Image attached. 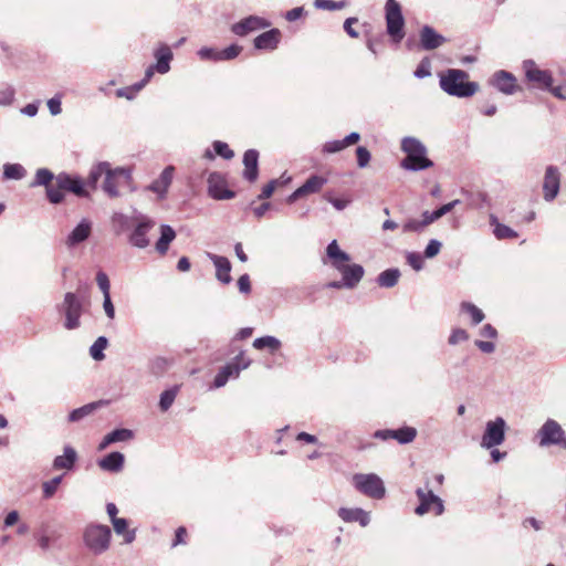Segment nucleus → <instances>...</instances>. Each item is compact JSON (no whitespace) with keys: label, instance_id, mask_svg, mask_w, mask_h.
<instances>
[{"label":"nucleus","instance_id":"nucleus-6","mask_svg":"<svg viewBox=\"0 0 566 566\" xmlns=\"http://www.w3.org/2000/svg\"><path fill=\"white\" fill-rule=\"evenodd\" d=\"M355 488L363 494L371 499H382L386 493V489L382 480L375 473H357L353 476Z\"/></svg>","mask_w":566,"mask_h":566},{"label":"nucleus","instance_id":"nucleus-51","mask_svg":"<svg viewBox=\"0 0 566 566\" xmlns=\"http://www.w3.org/2000/svg\"><path fill=\"white\" fill-rule=\"evenodd\" d=\"M96 283L101 290V292L103 293V295H109L111 292V283H109V279L107 276V274L103 271H98L96 273Z\"/></svg>","mask_w":566,"mask_h":566},{"label":"nucleus","instance_id":"nucleus-53","mask_svg":"<svg viewBox=\"0 0 566 566\" xmlns=\"http://www.w3.org/2000/svg\"><path fill=\"white\" fill-rule=\"evenodd\" d=\"M213 149L217 155L224 159H231L234 156V153L229 148L228 144L220 140L213 143Z\"/></svg>","mask_w":566,"mask_h":566},{"label":"nucleus","instance_id":"nucleus-11","mask_svg":"<svg viewBox=\"0 0 566 566\" xmlns=\"http://www.w3.org/2000/svg\"><path fill=\"white\" fill-rule=\"evenodd\" d=\"M523 70L526 80L537 88L546 91L554 83L552 72L539 69L533 60H525L523 62Z\"/></svg>","mask_w":566,"mask_h":566},{"label":"nucleus","instance_id":"nucleus-25","mask_svg":"<svg viewBox=\"0 0 566 566\" xmlns=\"http://www.w3.org/2000/svg\"><path fill=\"white\" fill-rule=\"evenodd\" d=\"M266 24L264 23L263 19L259 17H248L243 19L242 21L233 24L232 32L237 35L243 36L248 34L251 31L259 30L261 28H264Z\"/></svg>","mask_w":566,"mask_h":566},{"label":"nucleus","instance_id":"nucleus-30","mask_svg":"<svg viewBox=\"0 0 566 566\" xmlns=\"http://www.w3.org/2000/svg\"><path fill=\"white\" fill-rule=\"evenodd\" d=\"M280 32L276 29L266 31L254 39V46L259 50H273L279 43Z\"/></svg>","mask_w":566,"mask_h":566},{"label":"nucleus","instance_id":"nucleus-3","mask_svg":"<svg viewBox=\"0 0 566 566\" xmlns=\"http://www.w3.org/2000/svg\"><path fill=\"white\" fill-rule=\"evenodd\" d=\"M401 150L406 157L400 166L406 170L419 171L433 166V163L427 157L426 146L416 137H405L401 140Z\"/></svg>","mask_w":566,"mask_h":566},{"label":"nucleus","instance_id":"nucleus-18","mask_svg":"<svg viewBox=\"0 0 566 566\" xmlns=\"http://www.w3.org/2000/svg\"><path fill=\"white\" fill-rule=\"evenodd\" d=\"M55 185L64 190L73 192L78 197H86L87 191L84 188V182L80 177H72L69 174L61 172L55 177Z\"/></svg>","mask_w":566,"mask_h":566},{"label":"nucleus","instance_id":"nucleus-38","mask_svg":"<svg viewBox=\"0 0 566 566\" xmlns=\"http://www.w3.org/2000/svg\"><path fill=\"white\" fill-rule=\"evenodd\" d=\"M55 177L53 172L46 168H39L35 172L34 181L31 184L32 187L36 186H51L55 181Z\"/></svg>","mask_w":566,"mask_h":566},{"label":"nucleus","instance_id":"nucleus-63","mask_svg":"<svg viewBox=\"0 0 566 566\" xmlns=\"http://www.w3.org/2000/svg\"><path fill=\"white\" fill-rule=\"evenodd\" d=\"M238 287L239 291L243 294H249L251 292V281L248 274H242L238 279Z\"/></svg>","mask_w":566,"mask_h":566},{"label":"nucleus","instance_id":"nucleus-35","mask_svg":"<svg viewBox=\"0 0 566 566\" xmlns=\"http://www.w3.org/2000/svg\"><path fill=\"white\" fill-rule=\"evenodd\" d=\"M114 531L117 535L124 536V542L130 544L136 536L135 530H128V522L126 518L118 517L112 522Z\"/></svg>","mask_w":566,"mask_h":566},{"label":"nucleus","instance_id":"nucleus-62","mask_svg":"<svg viewBox=\"0 0 566 566\" xmlns=\"http://www.w3.org/2000/svg\"><path fill=\"white\" fill-rule=\"evenodd\" d=\"M346 146L345 144H343V139L342 140H333V142H328L324 145V148L323 150L325 153H328V154H334V153H338L342 149H344Z\"/></svg>","mask_w":566,"mask_h":566},{"label":"nucleus","instance_id":"nucleus-20","mask_svg":"<svg viewBox=\"0 0 566 566\" xmlns=\"http://www.w3.org/2000/svg\"><path fill=\"white\" fill-rule=\"evenodd\" d=\"M339 272L342 273V284L347 289H354L364 276V268L359 264H346Z\"/></svg>","mask_w":566,"mask_h":566},{"label":"nucleus","instance_id":"nucleus-54","mask_svg":"<svg viewBox=\"0 0 566 566\" xmlns=\"http://www.w3.org/2000/svg\"><path fill=\"white\" fill-rule=\"evenodd\" d=\"M241 46L237 44H232L223 50L220 51V60L221 61H229L237 57L241 52Z\"/></svg>","mask_w":566,"mask_h":566},{"label":"nucleus","instance_id":"nucleus-4","mask_svg":"<svg viewBox=\"0 0 566 566\" xmlns=\"http://www.w3.org/2000/svg\"><path fill=\"white\" fill-rule=\"evenodd\" d=\"M112 531L107 525L88 524L83 532L85 547L94 555H102L111 546Z\"/></svg>","mask_w":566,"mask_h":566},{"label":"nucleus","instance_id":"nucleus-1","mask_svg":"<svg viewBox=\"0 0 566 566\" xmlns=\"http://www.w3.org/2000/svg\"><path fill=\"white\" fill-rule=\"evenodd\" d=\"M102 176L105 177L103 182V190L109 197H118V189L123 186H127L130 181L129 170L120 167L112 169L108 163L103 161L91 169L86 184L95 189L97 181Z\"/></svg>","mask_w":566,"mask_h":566},{"label":"nucleus","instance_id":"nucleus-41","mask_svg":"<svg viewBox=\"0 0 566 566\" xmlns=\"http://www.w3.org/2000/svg\"><path fill=\"white\" fill-rule=\"evenodd\" d=\"M179 391V386H174L161 392L159 399V408L161 411H167L174 403L177 394Z\"/></svg>","mask_w":566,"mask_h":566},{"label":"nucleus","instance_id":"nucleus-43","mask_svg":"<svg viewBox=\"0 0 566 566\" xmlns=\"http://www.w3.org/2000/svg\"><path fill=\"white\" fill-rule=\"evenodd\" d=\"M46 197L51 203L57 205L61 203L64 199V188H60L55 185V181L45 188Z\"/></svg>","mask_w":566,"mask_h":566},{"label":"nucleus","instance_id":"nucleus-56","mask_svg":"<svg viewBox=\"0 0 566 566\" xmlns=\"http://www.w3.org/2000/svg\"><path fill=\"white\" fill-rule=\"evenodd\" d=\"M407 262L415 270L420 271L423 268V259L420 253L417 252H408L407 253Z\"/></svg>","mask_w":566,"mask_h":566},{"label":"nucleus","instance_id":"nucleus-42","mask_svg":"<svg viewBox=\"0 0 566 566\" xmlns=\"http://www.w3.org/2000/svg\"><path fill=\"white\" fill-rule=\"evenodd\" d=\"M25 172L24 167L20 164H6L3 166V177L6 179L21 180Z\"/></svg>","mask_w":566,"mask_h":566},{"label":"nucleus","instance_id":"nucleus-12","mask_svg":"<svg viewBox=\"0 0 566 566\" xmlns=\"http://www.w3.org/2000/svg\"><path fill=\"white\" fill-rule=\"evenodd\" d=\"M386 23L388 34L392 38L395 42H400L405 36V19L401 13L400 4L386 7Z\"/></svg>","mask_w":566,"mask_h":566},{"label":"nucleus","instance_id":"nucleus-17","mask_svg":"<svg viewBox=\"0 0 566 566\" xmlns=\"http://www.w3.org/2000/svg\"><path fill=\"white\" fill-rule=\"evenodd\" d=\"M490 83L506 95H512L517 90L515 76L507 71L495 72Z\"/></svg>","mask_w":566,"mask_h":566},{"label":"nucleus","instance_id":"nucleus-49","mask_svg":"<svg viewBox=\"0 0 566 566\" xmlns=\"http://www.w3.org/2000/svg\"><path fill=\"white\" fill-rule=\"evenodd\" d=\"M415 76L418 78L429 77L431 75V61L429 57H423L415 71Z\"/></svg>","mask_w":566,"mask_h":566},{"label":"nucleus","instance_id":"nucleus-59","mask_svg":"<svg viewBox=\"0 0 566 566\" xmlns=\"http://www.w3.org/2000/svg\"><path fill=\"white\" fill-rule=\"evenodd\" d=\"M14 98V90L11 86H7L0 90V106L10 105Z\"/></svg>","mask_w":566,"mask_h":566},{"label":"nucleus","instance_id":"nucleus-57","mask_svg":"<svg viewBox=\"0 0 566 566\" xmlns=\"http://www.w3.org/2000/svg\"><path fill=\"white\" fill-rule=\"evenodd\" d=\"M198 55L201 60L221 61L220 51L212 48H201L198 51Z\"/></svg>","mask_w":566,"mask_h":566},{"label":"nucleus","instance_id":"nucleus-40","mask_svg":"<svg viewBox=\"0 0 566 566\" xmlns=\"http://www.w3.org/2000/svg\"><path fill=\"white\" fill-rule=\"evenodd\" d=\"M460 308L461 312L470 315L471 322L474 325L480 324L484 319V313L470 302H462Z\"/></svg>","mask_w":566,"mask_h":566},{"label":"nucleus","instance_id":"nucleus-47","mask_svg":"<svg viewBox=\"0 0 566 566\" xmlns=\"http://www.w3.org/2000/svg\"><path fill=\"white\" fill-rule=\"evenodd\" d=\"M493 232L494 235L500 240L517 238V233L513 229L499 222L495 223Z\"/></svg>","mask_w":566,"mask_h":566},{"label":"nucleus","instance_id":"nucleus-9","mask_svg":"<svg viewBox=\"0 0 566 566\" xmlns=\"http://www.w3.org/2000/svg\"><path fill=\"white\" fill-rule=\"evenodd\" d=\"M60 311L65 315L64 326L67 329H74L80 326L82 315V303L76 294L69 292L64 295Z\"/></svg>","mask_w":566,"mask_h":566},{"label":"nucleus","instance_id":"nucleus-33","mask_svg":"<svg viewBox=\"0 0 566 566\" xmlns=\"http://www.w3.org/2000/svg\"><path fill=\"white\" fill-rule=\"evenodd\" d=\"M76 461V452L72 447L64 448V454L55 457L53 461L54 469H66L70 470L73 468Z\"/></svg>","mask_w":566,"mask_h":566},{"label":"nucleus","instance_id":"nucleus-55","mask_svg":"<svg viewBox=\"0 0 566 566\" xmlns=\"http://www.w3.org/2000/svg\"><path fill=\"white\" fill-rule=\"evenodd\" d=\"M442 243L437 239H431L424 249V256L432 259L439 254Z\"/></svg>","mask_w":566,"mask_h":566},{"label":"nucleus","instance_id":"nucleus-27","mask_svg":"<svg viewBox=\"0 0 566 566\" xmlns=\"http://www.w3.org/2000/svg\"><path fill=\"white\" fill-rule=\"evenodd\" d=\"M174 171L175 168L172 166L166 167L160 174L159 178L153 181L149 189L156 192L160 198H163L166 195L168 187L172 181Z\"/></svg>","mask_w":566,"mask_h":566},{"label":"nucleus","instance_id":"nucleus-50","mask_svg":"<svg viewBox=\"0 0 566 566\" xmlns=\"http://www.w3.org/2000/svg\"><path fill=\"white\" fill-rule=\"evenodd\" d=\"M356 156H357V165L359 168H365L368 166L371 155H370V151L366 147H364V146L357 147Z\"/></svg>","mask_w":566,"mask_h":566},{"label":"nucleus","instance_id":"nucleus-44","mask_svg":"<svg viewBox=\"0 0 566 566\" xmlns=\"http://www.w3.org/2000/svg\"><path fill=\"white\" fill-rule=\"evenodd\" d=\"M107 434L109 436V440H112L113 443L129 441L134 438V432L130 429L125 428L115 429Z\"/></svg>","mask_w":566,"mask_h":566},{"label":"nucleus","instance_id":"nucleus-52","mask_svg":"<svg viewBox=\"0 0 566 566\" xmlns=\"http://www.w3.org/2000/svg\"><path fill=\"white\" fill-rule=\"evenodd\" d=\"M426 229V226L422 224V220L419 219H409L407 220L403 226L402 230L403 232H416L420 233Z\"/></svg>","mask_w":566,"mask_h":566},{"label":"nucleus","instance_id":"nucleus-45","mask_svg":"<svg viewBox=\"0 0 566 566\" xmlns=\"http://www.w3.org/2000/svg\"><path fill=\"white\" fill-rule=\"evenodd\" d=\"M313 6L319 10L337 11L345 7V2L333 0H315Z\"/></svg>","mask_w":566,"mask_h":566},{"label":"nucleus","instance_id":"nucleus-58","mask_svg":"<svg viewBox=\"0 0 566 566\" xmlns=\"http://www.w3.org/2000/svg\"><path fill=\"white\" fill-rule=\"evenodd\" d=\"M469 338V334L462 328H455L452 331L448 342L450 345H457Z\"/></svg>","mask_w":566,"mask_h":566},{"label":"nucleus","instance_id":"nucleus-48","mask_svg":"<svg viewBox=\"0 0 566 566\" xmlns=\"http://www.w3.org/2000/svg\"><path fill=\"white\" fill-rule=\"evenodd\" d=\"M62 481V475L60 476H55L53 478L52 480L50 481H45L43 484H42V489H43V496L45 499H50L54 495V493L56 492L60 483Z\"/></svg>","mask_w":566,"mask_h":566},{"label":"nucleus","instance_id":"nucleus-32","mask_svg":"<svg viewBox=\"0 0 566 566\" xmlns=\"http://www.w3.org/2000/svg\"><path fill=\"white\" fill-rule=\"evenodd\" d=\"M104 405H106V401L99 400V401L91 402V403L84 405L80 408H76L73 411H71V413L69 415V421L77 422V421L84 419L85 417L92 415L95 410H97L99 407H102Z\"/></svg>","mask_w":566,"mask_h":566},{"label":"nucleus","instance_id":"nucleus-39","mask_svg":"<svg viewBox=\"0 0 566 566\" xmlns=\"http://www.w3.org/2000/svg\"><path fill=\"white\" fill-rule=\"evenodd\" d=\"M108 345L105 336H99L90 347V355L94 360H103L105 358L104 350Z\"/></svg>","mask_w":566,"mask_h":566},{"label":"nucleus","instance_id":"nucleus-13","mask_svg":"<svg viewBox=\"0 0 566 566\" xmlns=\"http://www.w3.org/2000/svg\"><path fill=\"white\" fill-rule=\"evenodd\" d=\"M374 437L380 440L395 439L400 444H407L412 442L417 437V429L413 427L405 426L399 429H385L377 430Z\"/></svg>","mask_w":566,"mask_h":566},{"label":"nucleus","instance_id":"nucleus-60","mask_svg":"<svg viewBox=\"0 0 566 566\" xmlns=\"http://www.w3.org/2000/svg\"><path fill=\"white\" fill-rule=\"evenodd\" d=\"M103 308H104V312L106 314V316L109 318V319H114L115 317V307H114V304L112 302V298H111V294L109 295H103Z\"/></svg>","mask_w":566,"mask_h":566},{"label":"nucleus","instance_id":"nucleus-46","mask_svg":"<svg viewBox=\"0 0 566 566\" xmlns=\"http://www.w3.org/2000/svg\"><path fill=\"white\" fill-rule=\"evenodd\" d=\"M130 221H133V218H129L120 212H115L112 216V222L117 228V232H123L126 229L129 228Z\"/></svg>","mask_w":566,"mask_h":566},{"label":"nucleus","instance_id":"nucleus-15","mask_svg":"<svg viewBox=\"0 0 566 566\" xmlns=\"http://www.w3.org/2000/svg\"><path fill=\"white\" fill-rule=\"evenodd\" d=\"M208 192L217 200H228L234 197V192L226 188V182L221 175L212 172L208 177Z\"/></svg>","mask_w":566,"mask_h":566},{"label":"nucleus","instance_id":"nucleus-21","mask_svg":"<svg viewBox=\"0 0 566 566\" xmlns=\"http://www.w3.org/2000/svg\"><path fill=\"white\" fill-rule=\"evenodd\" d=\"M259 153L255 149H249L243 155V178L249 182H254L259 176Z\"/></svg>","mask_w":566,"mask_h":566},{"label":"nucleus","instance_id":"nucleus-10","mask_svg":"<svg viewBox=\"0 0 566 566\" xmlns=\"http://www.w3.org/2000/svg\"><path fill=\"white\" fill-rule=\"evenodd\" d=\"M416 494L419 500V505L415 510L417 515L422 516L430 511H433L436 515H441L444 512L443 501L431 490L419 488L416 490Z\"/></svg>","mask_w":566,"mask_h":566},{"label":"nucleus","instance_id":"nucleus-34","mask_svg":"<svg viewBox=\"0 0 566 566\" xmlns=\"http://www.w3.org/2000/svg\"><path fill=\"white\" fill-rule=\"evenodd\" d=\"M327 184V178L318 175H312L302 186L301 189L305 196L317 193Z\"/></svg>","mask_w":566,"mask_h":566},{"label":"nucleus","instance_id":"nucleus-36","mask_svg":"<svg viewBox=\"0 0 566 566\" xmlns=\"http://www.w3.org/2000/svg\"><path fill=\"white\" fill-rule=\"evenodd\" d=\"M400 271L398 269H388L381 272L377 277V283L381 287H392L398 283Z\"/></svg>","mask_w":566,"mask_h":566},{"label":"nucleus","instance_id":"nucleus-37","mask_svg":"<svg viewBox=\"0 0 566 566\" xmlns=\"http://www.w3.org/2000/svg\"><path fill=\"white\" fill-rule=\"evenodd\" d=\"M253 347L259 350L269 348L274 353L280 349L281 342L274 336H263L254 339Z\"/></svg>","mask_w":566,"mask_h":566},{"label":"nucleus","instance_id":"nucleus-19","mask_svg":"<svg viewBox=\"0 0 566 566\" xmlns=\"http://www.w3.org/2000/svg\"><path fill=\"white\" fill-rule=\"evenodd\" d=\"M92 232V222L88 219H82L81 222L70 232L65 239V245L70 249L87 240Z\"/></svg>","mask_w":566,"mask_h":566},{"label":"nucleus","instance_id":"nucleus-64","mask_svg":"<svg viewBox=\"0 0 566 566\" xmlns=\"http://www.w3.org/2000/svg\"><path fill=\"white\" fill-rule=\"evenodd\" d=\"M325 199L333 205V207L338 210V211H342L344 210L348 205H349V200L348 199H339V198H334L332 196H328L326 195L325 196Z\"/></svg>","mask_w":566,"mask_h":566},{"label":"nucleus","instance_id":"nucleus-23","mask_svg":"<svg viewBox=\"0 0 566 566\" xmlns=\"http://www.w3.org/2000/svg\"><path fill=\"white\" fill-rule=\"evenodd\" d=\"M338 516L346 523L358 522L363 527L367 526L370 522L369 513L359 507H340L338 510Z\"/></svg>","mask_w":566,"mask_h":566},{"label":"nucleus","instance_id":"nucleus-31","mask_svg":"<svg viewBox=\"0 0 566 566\" xmlns=\"http://www.w3.org/2000/svg\"><path fill=\"white\" fill-rule=\"evenodd\" d=\"M175 230L168 224H161L160 237L156 242L157 252L161 255L166 254L169 249V244L175 240Z\"/></svg>","mask_w":566,"mask_h":566},{"label":"nucleus","instance_id":"nucleus-29","mask_svg":"<svg viewBox=\"0 0 566 566\" xmlns=\"http://www.w3.org/2000/svg\"><path fill=\"white\" fill-rule=\"evenodd\" d=\"M240 375V364L231 361L223 366L219 373L216 375L213 385L217 388L223 387L229 378H237Z\"/></svg>","mask_w":566,"mask_h":566},{"label":"nucleus","instance_id":"nucleus-8","mask_svg":"<svg viewBox=\"0 0 566 566\" xmlns=\"http://www.w3.org/2000/svg\"><path fill=\"white\" fill-rule=\"evenodd\" d=\"M506 422L502 417H496L485 424V430L482 436L481 447L484 449H492L502 444L505 440Z\"/></svg>","mask_w":566,"mask_h":566},{"label":"nucleus","instance_id":"nucleus-14","mask_svg":"<svg viewBox=\"0 0 566 566\" xmlns=\"http://www.w3.org/2000/svg\"><path fill=\"white\" fill-rule=\"evenodd\" d=\"M560 186V174L558 168L555 166H548L545 171L543 191L544 199L546 201H552L556 198L559 191Z\"/></svg>","mask_w":566,"mask_h":566},{"label":"nucleus","instance_id":"nucleus-7","mask_svg":"<svg viewBox=\"0 0 566 566\" xmlns=\"http://www.w3.org/2000/svg\"><path fill=\"white\" fill-rule=\"evenodd\" d=\"M134 229L128 237V242L138 249H145L150 241L147 233L155 227L156 222L148 216L137 213L133 217Z\"/></svg>","mask_w":566,"mask_h":566},{"label":"nucleus","instance_id":"nucleus-2","mask_svg":"<svg viewBox=\"0 0 566 566\" xmlns=\"http://www.w3.org/2000/svg\"><path fill=\"white\" fill-rule=\"evenodd\" d=\"M469 74L463 70L448 69L440 74V87L450 96L470 97L479 91V84L467 81Z\"/></svg>","mask_w":566,"mask_h":566},{"label":"nucleus","instance_id":"nucleus-28","mask_svg":"<svg viewBox=\"0 0 566 566\" xmlns=\"http://www.w3.org/2000/svg\"><path fill=\"white\" fill-rule=\"evenodd\" d=\"M125 457L120 452H111L98 461L102 470L107 472H119L124 467Z\"/></svg>","mask_w":566,"mask_h":566},{"label":"nucleus","instance_id":"nucleus-61","mask_svg":"<svg viewBox=\"0 0 566 566\" xmlns=\"http://www.w3.org/2000/svg\"><path fill=\"white\" fill-rule=\"evenodd\" d=\"M276 186H277V180H275V179H274V180H271L268 185H265V186L262 188V191H261V193L258 196V199H259V200H263V199H268V198H270V197L273 195V192H274V190H275Z\"/></svg>","mask_w":566,"mask_h":566},{"label":"nucleus","instance_id":"nucleus-26","mask_svg":"<svg viewBox=\"0 0 566 566\" xmlns=\"http://www.w3.org/2000/svg\"><path fill=\"white\" fill-rule=\"evenodd\" d=\"M154 55L156 57V64H155L156 71L159 74L168 73L170 70V62L174 57L171 49L166 44H161L155 51Z\"/></svg>","mask_w":566,"mask_h":566},{"label":"nucleus","instance_id":"nucleus-22","mask_svg":"<svg viewBox=\"0 0 566 566\" xmlns=\"http://www.w3.org/2000/svg\"><path fill=\"white\" fill-rule=\"evenodd\" d=\"M208 258L212 261L216 266V277L223 284H229L232 280L231 263L226 256L208 253Z\"/></svg>","mask_w":566,"mask_h":566},{"label":"nucleus","instance_id":"nucleus-5","mask_svg":"<svg viewBox=\"0 0 566 566\" xmlns=\"http://www.w3.org/2000/svg\"><path fill=\"white\" fill-rule=\"evenodd\" d=\"M541 447L557 446L566 450V432L554 419H547L537 431Z\"/></svg>","mask_w":566,"mask_h":566},{"label":"nucleus","instance_id":"nucleus-24","mask_svg":"<svg viewBox=\"0 0 566 566\" xmlns=\"http://www.w3.org/2000/svg\"><path fill=\"white\" fill-rule=\"evenodd\" d=\"M326 254L329 258L333 268H335L337 271L345 266L350 260L349 254L339 249L336 240H333L327 245Z\"/></svg>","mask_w":566,"mask_h":566},{"label":"nucleus","instance_id":"nucleus-16","mask_svg":"<svg viewBox=\"0 0 566 566\" xmlns=\"http://www.w3.org/2000/svg\"><path fill=\"white\" fill-rule=\"evenodd\" d=\"M419 39L421 48L427 51L436 50L447 42V39L430 25L421 28Z\"/></svg>","mask_w":566,"mask_h":566}]
</instances>
